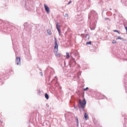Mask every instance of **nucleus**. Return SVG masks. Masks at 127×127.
Wrapping results in <instances>:
<instances>
[{
	"label": "nucleus",
	"mask_w": 127,
	"mask_h": 127,
	"mask_svg": "<svg viewBox=\"0 0 127 127\" xmlns=\"http://www.w3.org/2000/svg\"><path fill=\"white\" fill-rule=\"evenodd\" d=\"M86 103L85 99H84L82 101H81V100H79V102L78 103V106L81 110H84V106L85 105Z\"/></svg>",
	"instance_id": "f257e3e1"
},
{
	"label": "nucleus",
	"mask_w": 127,
	"mask_h": 127,
	"mask_svg": "<svg viewBox=\"0 0 127 127\" xmlns=\"http://www.w3.org/2000/svg\"><path fill=\"white\" fill-rule=\"evenodd\" d=\"M20 57H17L16 60V63L17 65L20 64Z\"/></svg>",
	"instance_id": "f03ea898"
},
{
	"label": "nucleus",
	"mask_w": 127,
	"mask_h": 127,
	"mask_svg": "<svg viewBox=\"0 0 127 127\" xmlns=\"http://www.w3.org/2000/svg\"><path fill=\"white\" fill-rule=\"evenodd\" d=\"M59 23L58 22H57L56 24V27L57 28V29L58 30L59 34V35H60V25H59Z\"/></svg>",
	"instance_id": "7ed1b4c3"
},
{
	"label": "nucleus",
	"mask_w": 127,
	"mask_h": 127,
	"mask_svg": "<svg viewBox=\"0 0 127 127\" xmlns=\"http://www.w3.org/2000/svg\"><path fill=\"white\" fill-rule=\"evenodd\" d=\"M44 5L46 11H47V13L48 14L49 12L50 9L45 4H44Z\"/></svg>",
	"instance_id": "20e7f679"
},
{
	"label": "nucleus",
	"mask_w": 127,
	"mask_h": 127,
	"mask_svg": "<svg viewBox=\"0 0 127 127\" xmlns=\"http://www.w3.org/2000/svg\"><path fill=\"white\" fill-rule=\"evenodd\" d=\"M58 46L57 44V42H55L54 51H58Z\"/></svg>",
	"instance_id": "39448f33"
},
{
	"label": "nucleus",
	"mask_w": 127,
	"mask_h": 127,
	"mask_svg": "<svg viewBox=\"0 0 127 127\" xmlns=\"http://www.w3.org/2000/svg\"><path fill=\"white\" fill-rule=\"evenodd\" d=\"M70 57L72 59L71 60L70 62L69 63V64H72V61L74 62H75V64H76V63L75 62V61L74 60V59L73 58L72 56H71Z\"/></svg>",
	"instance_id": "423d86ee"
},
{
	"label": "nucleus",
	"mask_w": 127,
	"mask_h": 127,
	"mask_svg": "<svg viewBox=\"0 0 127 127\" xmlns=\"http://www.w3.org/2000/svg\"><path fill=\"white\" fill-rule=\"evenodd\" d=\"M55 52V54L56 56L58 57H60V53L58 52V51H54Z\"/></svg>",
	"instance_id": "0eeeda50"
},
{
	"label": "nucleus",
	"mask_w": 127,
	"mask_h": 127,
	"mask_svg": "<svg viewBox=\"0 0 127 127\" xmlns=\"http://www.w3.org/2000/svg\"><path fill=\"white\" fill-rule=\"evenodd\" d=\"M95 24H93V26L92 27V26H91L90 27V29L91 30H93L95 29Z\"/></svg>",
	"instance_id": "6e6552de"
},
{
	"label": "nucleus",
	"mask_w": 127,
	"mask_h": 127,
	"mask_svg": "<svg viewBox=\"0 0 127 127\" xmlns=\"http://www.w3.org/2000/svg\"><path fill=\"white\" fill-rule=\"evenodd\" d=\"M47 32L49 35H50L51 34V32L50 30L48 29L47 30Z\"/></svg>",
	"instance_id": "1a4fd4ad"
},
{
	"label": "nucleus",
	"mask_w": 127,
	"mask_h": 127,
	"mask_svg": "<svg viewBox=\"0 0 127 127\" xmlns=\"http://www.w3.org/2000/svg\"><path fill=\"white\" fill-rule=\"evenodd\" d=\"M84 117L86 120L88 119V115L86 113H85Z\"/></svg>",
	"instance_id": "9d476101"
},
{
	"label": "nucleus",
	"mask_w": 127,
	"mask_h": 127,
	"mask_svg": "<svg viewBox=\"0 0 127 127\" xmlns=\"http://www.w3.org/2000/svg\"><path fill=\"white\" fill-rule=\"evenodd\" d=\"M45 97L47 99H48L49 98V96L47 93H46L45 95Z\"/></svg>",
	"instance_id": "9b49d317"
},
{
	"label": "nucleus",
	"mask_w": 127,
	"mask_h": 127,
	"mask_svg": "<svg viewBox=\"0 0 127 127\" xmlns=\"http://www.w3.org/2000/svg\"><path fill=\"white\" fill-rule=\"evenodd\" d=\"M66 58L67 59H68L69 57V53L68 52H66Z\"/></svg>",
	"instance_id": "f8f14e48"
},
{
	"label": "nucleus",
	"mask_w": 127,
	"mask_h": 127,
	"mask_svg": "<svg viewBox=\"0 0 127 127\" xmlns=\"http://www.w3.org/2000/svg\"><path fill=\"white\" fill-rule=\"evenodd\" d=\"M122 38L120 36H119L118 37H117L116 38V39H121V40H122Z\"/></svg>",
	"instance_id": "ddd939ff"
},
{
	"label": "nucleus",
	"mask_w": 127,
	"mask_h": 127,
	"mask_svg": "<svg viewBox=\"0 0 127 127\" xmlns=\"http://www.w3.org/2000/svg\"><path fill=\"white\" fill-rule=\"evenodd\" d=\"M91 42L90 41L89 42H86V44H91Z\"/></svg>",
	"instance_id": "4468645a"
},
{
	"label": "nucleus",
	"mask_w": 127,
	"mask_h": 127,
	"mask_svg": "<svg viewBox=\"0 0 127 127\" xmlns=\"http://www.w3.org/2000/svg\"><path fill=\"white\" fill-rule=\"evenodd\" d=\"M86 38L88 39H89V36L88 34H87L86 36Z\"/></svg>",
	"instance_id": "2eb2a0df"
},
{
	"label": "nucleus",
	"mask_w": 127,
	"mask_h": 127,
	"mask_svg": "<svg viewBox=\"0 0 127 127\" xmlns=\"http://www.w3.org/2000/svg\"><path fill=\"white\" fill-rule=\"evenodd\" d=\"M64 16L65 17H67V18H68V15L67 14H65L64 15Z\"/></svg>",
	"instance_id": "dca6fc26"
},
{
	"label": "nucleus",
	"mask_w": 127,
	"mask_h": 127,
	"mask_svg": "<svg viewBox=\"0 0 127 127\" xmlns=\"http://www.w3.org/2000/svg\"><path fill=\"white\" fill-rule=\"evenodd\" d=\"M112 43L114 44H115L116 43V41H115V40H113V41Z\"/></svg>",
	"instance_id": "f3484780"
},
{
	"label": "nucleus",
	"mask_w": 127,
	"mask_h": 127,
	"mask_svg": "<svg viewBox=\"0 0 127 127\" xmlns=\"http://www.w3.org/2000/svg\"><path fill=\"white\" fill-rule=\"evenodd\" d=\"M88 89V87H87L85 89H84V91H86Z\"/></svg>",
	"instance_id": "a211bd4d"
},
{
	"label": "nucleus",
	"mask_w": 127,
	"mask_h": 127,
	"mask_svg": "<svg viewBox=\"0 0 127 127\" xmlns=\"http://www.w3.org/2000/svg\"><path fill=\"white\" fill-rule=\"evenodd\" d=\"M114 32H118L119 33V32L117 30H114Z\"/></svg>",
	"instance_id": "6ab92c4d"
},
{
	"label": "nucleus",
	"mask_w": 127,
	"mask_h": 127,
	"mask_svg": "<svg viewBox=\"0 0 127 127\" xmlns=\"http://www.w3.org/2000/svg\"><path fill=\"white\" fill-rule=\"evenodd\" d=\"M77 122H77V125H78V119H77Z\"/></svg>",
	"instance_id": "aec40b11"
},
{
	"label": "nucleus",
	"mask_w": 127,
	"mask_h": 127,
	"mask_svg": "<svg viewBox=\"0 0 127 127\" xmlns=\"http://www.w3.org/2000/svg\"><path fill=\"white\" fill-rule=\"evenodd\" d=\"M54 39H55V42H57V40L55 37H54Z\"/></svg>",
	"instance_id": "412c9836"
},
{
	"label": "nucleus",
	"mask_w": 127,
	"mask_h": 127,
	"mask_svg": "<svg viewBox=\"0 0 127 127\" xmlns=\"http://www.w3.org/2000/svg\"><path fill=\"white\" fill-rule=\"evenodd\" d=\"M39 74H40V75H41L42 76V72H40Z\"/></svg>",
	"instance_id": "4be33fe9"
},
{
	"label": "nucleus",
	"mask_w": 127,
	"mask_h": 127,
	"mask_svg": "<svg viewBox=\"0 0 127 127\" xmlns=\"http://www.w3.org/2000/svg\"><path fill=\"white\" fill-rule=\"evenodd\" d=\"M71 3V1H70L68 3V5L70 3Z\"/></svg>",
	"instance_id": "5701e85b"
},
{
	"label": "nucleus",
	"mask_w": 127,
	"mask_h": 127,
	"mask_svg": "<svg viewBox=\"0 0 127 127\" xmlns=\"http://www.w3.org/2000/svg\"><path fill=\"white\" fill-rule=\"evenodd\" d=\"M125 28L126 29L127 32V27H125Z\"/></svg>",
	"instance_id": "b1692460"
},
{
	"label": "nucleus",
	"mask_w": 127,
	"mask_h": 127,
	"mask_svg": "<svg viewBox=\"0 0 127 127\" xmlns=\"http://www.w3.org/2000/svg\"><path fill=\"white\" fill-rule=\"evenodd\" d=\"M126 3H125L124 4V3H123V4L124 5H126L127 4H127H126V2H125Z\"/></svg>",
	"instance_id": "393cba45"
},
{
	"label": "nucleus",
	"mask_w": 127,
	"mask_h": 127,
	"mask_svg": "<svg viewBox=\"0 0 127 127\" xmlns=\"http://www.w3.org/2000/svg\"><path fill=\"white\" fill-rule=\"evenodd\" d=\"M110 10H111V9L110 8Z\"/></svg>",
	"instance_id": "a878e982"
},
{
	"label": "nucleus",
	"mask_w": 127,
	"mask_h": 127,
	"mask_svg": "<svg viewBox=\"0 0 127 127\" xmlns=\"http://www.w3.org/2000/svg\"><path fill=\"white\" fill-rule=\"evenodd\" d=\"M56 76L55 77V78H56Z\"/></svg>",
	"instance_id": "bb28decb"
},
{
	"label": "nucleus",
	"mask_w": 127,
	"mask_h": 127,
	"mask_svg": "<svg viewBox=\"0 0 127 127\" xmlns=\"http://www.w3.org/2000/svg\"><path fill=\"white\" fill-rule=\"evenodd\" d=\"M54 80V79H53V80H52V81L53 80Z\"/></svg>",
	"instance_id": "cd10ccee"
}]
</instances>
